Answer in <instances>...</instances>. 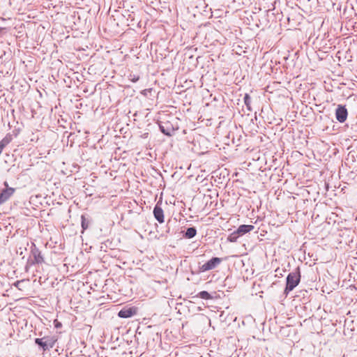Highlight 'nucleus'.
I'll return each instance as SVG.
<instances>
[{"label":"nucleus","instance_id":"obj_1","mask_svg":"<svg viewBox=\"0 0 357 357\" xmlns=\"http://www.w3.org/2000/svg\"><path fill=\"white\" fill-rule=\"evenodd\" d=\"M301 271L300 268L297 267L294 272L289 273L286 278V287L284 294L287 296L301 281Z\"/></svg>","mask_w":357,"mask_h":357},{"label":"nucleus","instance_id":"obj_2","mask_svg":"<svg viewBox=\"0 0 357 357\" xmlns=\"http://www.w3.org/2000/svg\"><path fill=\"white\" fill-rule=\"evenodd\" d=\"M30 257L27 261L25 269L27 271L29 266L41 264L45 262L44 257L40 250L32 243L31 245Z\"/></svg>","mask_w":357,"mask_h":357},{"label":"nucleus","instance_id":"obj_3","mask_svg":"<svg viewBox=\"0 0 357 357\" xmlns=\"http://www.w3.org/2000/svg\"><path fill=\"white\" fill-rule=\"evenodd\" d=\"M56 340L53 337H44L43 338H36L35 343L42 348L43 351L49 350L54 347Z\"/></svg>","mask_w":357,"mask_h":357},{"label":"nucleus","instance_id":"obj_4","mask_svg":"<svg viewBox=\"0 0 357 357\" xmlns=\"http://www.w3.org/2000/svg\"><path fill=\"white\" fill-rule=\"evenodd\" d=\"M222 261V259L221 258L217 257H212L210 260L207 261L203 265L199 266V271L206 272L208 271L213 270L218 267L221 264Z\"/></svg>","mask_w":357,"mask_h":357},{"label":"nucleus","instance_id":"obj_5","mask_svg":"<svg viewBox=\"0 0 357 357\" xmlns=\"http://www.w3.org/2000/svg\"><path fill=\"white\" fill-rule=\"evenodd\" d=\"M4 185L6 188L0 192V205L8 201L15 192L13 188L8 187L6 181L4 183Z\"/></svg>","mask_w":357,"mask_h":357},{"label":"nucleus","instance_id":"obj_6","mask_svg":"<svg viewBox=\"0 0 357 357\" xmlns=\"http://www.w3.org/2000/svg\"><path fill=\"white\" fill-rule=\"evenodd\" d=\"M348 116V112L345 106L338 105L335 110V118L340 123H344Z\"/></svg>","mask_w":357,"mask_h":357},{"label":"nucleus","instance_id":"obj_7","mask_svg":"<svg viewBox=\"0 0 357 357\" xmlns=\"http://www.w3.org/2000/svg\"><path fill=\"white\" fill-rule=\"evenodd\" d=\"M137 312V308L135 307H125L118 312V316L121 318L126 319L133 317Z\"/></svg>","mask_w":357,"mask_h":357},{"label":"nucleus","instance_id":"obj_8","mask_svg":"<svg viewBox=\"0 0 357 357\" xmlns=\"http://www.w3.org/2000/svg\"><path fill=\"white\" fill-rule=\"evenodd\" d=\"M160 131L167 136H172L174 133V128L173 126L168 121L159 123Z\"/></svg>","mask_w":357,"mask_h":357},{"label":"nucleus","instance_id":"obj_9","mask_svg":"<svg viewBox=\"0 0 357 357\" xmlns=\"http://www.w3.org/2000/svg\"><path fill=\"white\" fill-rule=\"evenodd\" d=\"M154 218L159 223H163L165 221L164 212L162 208L157 204L153 208Z\"/></svg>","mask_w":357,"mask_h":357},{"label":"nucleus","instance_id":"obj_10","mask_svg":"<svg viewBox=\"0 0 357 357\" xmlns=\"http://www.w3.org/2000/svg\"><path fill=\"white\" fill-rule=\"evenodd\" d=\"M254 229L255 227L252 225H241L238 227L236 233L241 236L252 231Z\"/></svg>","mask_w":357,"mask_h":357},{"label":"nucleus","instance_id":"obj_11","mask_svg":"<svg viewBox=\"0 0 357 357\" xmlns=\"http://www.w3.org/2000/svg\"><path fill=\"white\" fill-rule=\"evenodd\" d=\"M197 235V229L195 227H188L183 234V237L185 238H192Z\"/></svg>","mask_w":357,"mask_h":357},{"label":"nucleus","instance_id":"obj_12","mask_svg":"<svg viewBox=\"0 0 357 357\" xmlns=\"http://www.w3.org/2000/svg\"><path fill=\"white\" fill-rule=\"evenodd\" d=\"M13 140V137L10 134H7L1 141L0 147L3 149L8 144Z\"/></svg>","mask_w":357,"mask_h":357},{"label":"nucleus","instance_id":"obj_13","mask_svg":"<svg viewBox=\"0 0 357 357\" xmlns=\"http://www.w3.org/2000/svg\"><path fill=\"white\" fill-rule=\"evenodd\" d=\"M90 225V220L86 218L85 215H81V226L82 228V233L84 232V230L87 229Z\"/></svg>","mask_w":357,"mask_h":357},{"label":"nucleus","instance_id":"obj_14","mask_svg":"<svg viewBox=\"0 0 357 357\" xmlns=\"http://www.w3.org/2000/svg\"><path fill=\"white\" fill-rule=\"evenodd\" d=\"M198 296L204 300L211 299L212 296L206 291H202L199 293Z\"/></svg>","mask_w":357,"mask_h":357},{"label":"nucleus","instance_id":"obj_15","mask_svg":"<svg viewBox=\"0 0 357 357\" xmlns=\"http://www.w3.org/2000/svg\"><path fill=\"white\" fill-rule=\"evenodd\" d=\"M243 99H244V103L246 105L249 111H251L252 110L251 107H250L251 98H250V95L248 93H245Z\"/></svg>","mask_w":357,"mask_h":357},{"label":"nucleus","instance_id":"obj_16","mask_svg":"<svg viewBox=\"0 0 357 357\" xmlns=\"http://www.w3.org/2000/svg\"><path fill=\"white\" fill-rule=\"evenodd\" d=\"M239 236L240 235L235 231L229 236L228 241L230 242H236Z\"/></svg>","mask_w":357,"mask_h":357},{"label":"nucleus","instance_id":"obj_17","mask_svg":"<svg viewBox=\"0 0 357 357\" xmlns=\"http://www.w3.org/2000/svg\"><path fill=\"white\" fill-rule=\"evenodd\" d=\"M24 280H17V281H16V282L13 284V285H14L15 287H17L18 289L22 290V287H21V284H22V283H23V282H24Z\"/></svg>","mask_w":357,"mask_h":357},{"label":"nucleus","instance_id":"obj_18","mask_svg":"<svg viewBox=\"0 0 357 357\" xmlns=\"http://www.w3.org/2000/svg\"><path fill=\"white\" fill-rule=\"evenodd\" d=\"M130 77H132V78L130 79L132 82H136L139 80V76H136V75H130Z\"/></svg>","mask_w":357,"mask_h":357},{"label":"nucleus","instance_id":"obj_19","mask_svg":"<svg viewBox=\"0 0 357 357\" xmlns=\"http://www.w3.org/2000/svg\"><path fill=\"white\" fill-rule=\"evenodd\" d=\"M3 149H2L1 147H0V155L1 154L2 151H3Z\"/></svg>","mask_w":357,"mask_h":357}]
</instances>
